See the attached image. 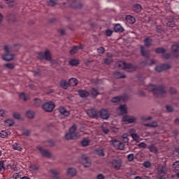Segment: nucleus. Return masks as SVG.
Returning a JSON list of instances; mask_svg holds the SVG:
<instances>
[{
	"instance_id": "nucleus-1",
	"label": "nucleus",
	"mask_w": 179,
	"mask_h": 179,
	"mask_svg": "<svg viewBox=\"0 0 179 179\" xmlns=\"http://www.w3.org/2000/svg\"><path fill=\"white\" fill-rule=\"evenodd\" d=\"M141 52L143 57H147V59L141 62V66H145L148 65L155 64L156 61L154 59L150 60V63L148 62L150 52H149V50H145L144 46H141Z\"/></svg>"
},
{
	"instance_id": "nucleus-2",
	"label": "nucleus",
	"mask_w": 179,
	"mask_h": 179,
	"mask_svg": "<svg viewBox=\"0 0 179 179\" xmlns=\"http://www.w3.org/2000/svg\"><path fill=\"white\" fill-rule=\"evenodd\" d=\"M77 127L75 124H73L69 129V133L66 134L65 138L66 140H72L79 138L80 134L78 132H76Z\"/></svg>"
},
{
	"instance_id": "nucleus-3",
	"label": "nucleus",
	"mask_w": 179,
	"mask_h": 179,
	"mask_svg": "<svg viewBox=\"0 0 179 179\" xmlns=\"http://www.w3.org/2000/svg\"><path fill=\"white\" fill-rule=\"evenodd\" d=\"M116 66L120 69H125L127 72H134L137 69L134 64H127L122 61L117 62V63H116Z\"/></svg>"
},
{
	"instance_id": "nucleus-4",
	"label": "nucleus",
	"mask_w": 179,
	"mask_h": 179,
	"mask_svg": "<svg viewBox=\"0 0 179 179\" xmlns=\"http://www.w3.org/2000/svg\"><path fill=\"white\" fill-rule=\"evenodd\" d=\"M61 5L63 6L64 8L66 7H71L73 8H78L80 9L82 8V3L76 0H66V2L61 3Z\"/></svg>"
},
{
	"instance_id": "nucleus-5",
	"label": "nucleus",
	"mask_w": 179,
	"mask_h": 179,
	"mask_svg": "<svg viewBox=\"0 0 179 179\" xmlns=\"http://www.w3.org/2000/svg\"><path fill=\"white\" fill-rule=\"evenodd\" d=\"M10 48L11 47L8 45H6L4 47L6 53L4 55H2V59H3L6 62L12 61L15 58L14 55L10 53Z\"/></svg>"
},
{
	"instance_id": "nucleus-6",
	"label": "nucleus",
	"mask_w": 179,
	"mask_h": 179,
	"mask_svg": "<svg viewBox=\"0 0 179 179\" xmlns=\"http://www.w3.org/2000/svg\"><path fill=\"white\" fill-rule=\"evenodd\" d=\"M42 108L45 112L50 113L53 111L54 108H55V103L53 102H46L43 104Z\"/></svg>"
},
{
	"instance_id": "nucleus-7",
	"label": "nucleus",
	"mask_w": 179,
	"mask_h": 179,
	"mask_svg": "<svg viewBox=\"0 0 179 179\" xmlns=\"http://www.w3.org/2000/svg\"><path fill=\"white\" fill-rule=\"evenodd\" d=\"M122 122L125 124H134L137 122V117L135 116L124 115L122 117Z\"/></svg>"
},
{
	"instance_id": "nucleus-8",
	"label": "nucleus",
	"mask_w": 179,
	"mask_h": 179,
	"mask_svg": "<svg viewBox=\"0 0 179 179\" xmlns=\"http://www.w3.org/2000/svg\"><path fill=\"white\" fill-rule=\"evenodd\" d=\"M38 57L41 60L45 59L48 61H51V59H52L51 54L49 50H45L44 52L38 53Z\"/></svg>"
},
{
	"instance_id": "nucleus-9",
	"label": "nucleus",
	"mask_w": 179,
	"mask_h": 179,
	"mask_svg": "<svg viewBox=\"0 0 179 179\" xmlns=\"http://www.w3.org/2000/svg\"><path fill=\"white\" fill-rule=\"evenodd\" d=\"M87 115L92 119H98L99 117V110L95 108L89 109L87 111Z\"/></svg>"
},
{
	"instance_id": "nucleus-10",
	"label": "nucleus",
	"mask_w": 179,
	"mask_h": 179,
	"mask_svg": "<svg viewBox=\"0 0 179 179\" xmlns=\"http://www.w3.org/2000/svg\"><path fill=\"white\" fill-rule=\"evenodd\" d=\"M129 96L127 94H124L123 96H116V97L113 98L112 102L113 103L117 104L121 101H127L129 100Z\"/></svg>"
},
{
	"instance_id": "nucleus-11",
	"label": "nucleus",
	"mask_w": 179,
	"mask_h": 179,
	"mask_svg": "<svg viewBox=\"0 0 179 179\" xmlns=\"http://www.w3.org/2000/svg\"><path fill=\"white\" fill-rule=\"evenodd\" d=\"M111 142L113 143V147L115 148V149L122 150L124 148V144L119 140L113 139Z\"/></svg>"
},
{
	"instance_id": "nucleus-12",
	"label": "nucleus",
	"mask_w": 179,
	"mask_h": 179,
	"mask_svg": "<svg viewBox=\"0 0 179 179\" xmlns=\"http://www.w3.org/2000/svg\"><path fill=\"white\" fill-rule=\"evenodd\" d=\"M112 166L116 170L118 171L122 166V160L121 159H113L110 162Z\"/></svg>"
},
{
	"instance_id": "nucleus-13",
	"label": "nucleus",
	"mask_w": 179,
	"mask_h": 179,
	"mask_svg": "<svg viewBox=\"0 0 179 179\" xmlns=\"http://www.w3.org/2000/svg\"><path fill=\"white\" fill-rule=\"evenodd\" d=\"M99 116L101 117L103 120H108L110 118V114L106 109H101L99 111Z\"/></svg>"
},
{
	"instance_id": "nucleus-14",
	"label": "nucleus",
	"mask_w": 179,
	"mask_h": 179,
	"mask_svg": "<svg viewBox=\"0 0 179 179\" xmlns=\"http://www.w3.org/2000/svg\"><path fill=\"white\" fill-rule=\"evenodd\" d=\"M171 49L173 57L178 58L179 57V44L173 45Z\"/></svg>"
},
{
	"instance_id": "nucleus-15",
	"label": "nucleus",
	"mask_w": 179,
	"mask_h": 179,
	"mask_svg": "<svg viewBox=\"0 0 179 179\" xmlns=\"http://www.w3.org/2000/svg\"><path fill=\"white\" fill-rule=\"evenodd\" d=\"M166 50L164 48H157V53L159 54H162V57L164 59H170L171 58V54L170 53H166L165 52Z\"/></svg>"
},
{
	"instance_id": "nucleus-16",
	"label": "nucleus",
	"mask_w": 179,
	"mask_h": 179,
	"mask_svg": "<svg viewBox=\"0 0 179 179\" xmlns=\"http://www.w3.org/2000/svg\"><path fill=\"white\" fill-rule=\"evenodd\" d=\"M146 90L148 92H152L154 96H157V87L156 85L150 84V85H148L147 87Z\"/></svg>"
},
{
	"instance_id": "nucleus-17",
	"label": "nucleus",
	"mask_w": 179,
	"mask_h": 179,
	"mask_svg": "<svg viewBox=\"0 0 179 179\" xmlns=\"http://www.w3.org/2000/svg\"><path fill=\"white\" fill-rule=\"evenodd\" d=\"M40 153L45 157L50 158L51 153L48 150H43L41 146L38 147Z\"/></svg>"
},
{
	"instance_id": "nucleus-18",
	"label": "nucleus",
	"mask_w": 179,
	"mask_h": 179,
	"mask_svg": "<svg viewBox=\"0 0 179 179\" xmlns=\"http://www.w3.org/2000/svg\"><path fill=\"white\" fill-rule=\"evenodd\" d=\"M82 161H83V164L84 167H90V166H91V161L85 155H83Z\"/></svg>"
},
{
	"instance_id": "nucleus-19",
	"label": "nucleus",
	"mask_w": 179,
	"mask_h": 179,
	"mask_svg": "<svg viewBox=\"0 0 179 179\" xmlns=\"http://www.w3.org/2000/svg\"><path fill=\"white\" fill-rule=\"evenodd\" d=\"M157 94H158V95L165 96L166 94L165 87L162 85H158L157 86Z\"/></svg>"
},
{
	"instance_id": "nucleus-20",
	"label": "nucleus",
	"mask_w": 179,
	"mask_h": 179,
	"mask_svg": "<svg viewBox=\"0 0 179 179\" xmlns=\"http://www.w3.org/2000/svg\"><path fill=\"white\" fill-rule=\"evenodd\" d=\"M78 96L81 98L85 99L90 96V92L86 91L85 90H80L78 91Z\"/></svg>"
},
{
	"instance_id": "nucleus-21",
	"label": "nucleus",
	"mask_w": 179,
	"mask_h": 179,
	"mask_svg": "<svg viewBox=\"0 0 179 179\" xmlns=\"http://www.w3.org/2000/svg\"><path fill=\"white\" fill-rule=\"evenodd\" d=\"M171 68V64H162L161 66H157V72H161L162 71L167 70Z\"/></svg>"
},
{
	"instance_id": "nucleus-22",
	"label": "nucleus",
	"mask_w": 179,
	"mask_h": 179,
	"mask_svg": "<svg viewBox=\"0 0 179 179\" xmlns=\"http://www.w3.org/2000/svg\"><path fill=\"white\" fill-rule=\"evenodd\" d=\"M157 170L159 174L163 175H165L167 173V171H169V169L166 166H158Z\"/></svg>"
},
{
	"instance_id": "nucleus-23",
	"label": "nucleus",
	"mask_w": 179,
	"mask_h": 179,
	"mask_svg": "<svg viewBox=\"0 0 179 179\" xmlns=\"http://www.w3.org/2000/svg\"><path fill=\"white\" fill-rule=\"evenodd\" d=\"M114 31L116 33H122L124 31V27L120 24H115Z\"/></svg>"
},
{
	"instance_id": "nucleus-24",
	"label": "nucleus",
	"mask_w": 179,
	"mask_h": 179,
	"mask_svg": "<svg viewBox=\"0 0 179 179\" xmlns=\"http://www.w3.org/2000/svg\"><path fill=\"white\" fill-rule=\"evenodd\" d=\"M59 112L62 115H64L66 117H68L70 114V113L64 107H59Z\"/></svg>"
},
{
	"instance_id": "nucleus-25",
	"label": "nucleus",
	"mask_w": 179,
	"mask_h": 179,
	"mask_svg": "<svg viewBox=\"0 0 179 179\" xmlns=\"http://www.w3.org/2000/svg\"><path fill=\"white\" fill-rule=\"evenodd\" d=\"M76 170L74 168L67 169V175L71 177H73L76 175Z\"/></svg>"
},
{
	"instance_id": "nucleus-26",
	"label": "nucleus",
	"mask_w": 179,
	"mask_h": 179,
	"mask_svg": "<svg viewBox=\"0 0 179 179\" xmlns=\"http://www.w3.org/2000/svg\"><path fill=\"white\" fill-rule=\"evenodd\" d=\"M113 76H114V78H115L116 79L125 78H127V76H126L124 74H123L122 73L119 72V71H115V72L113 73Z\"/></svg>"
},
{
	"instance_id": "nucleus-27",
	"label": "nucleus",
	"mask_w": 179,
	"mask_h": 179,
	"mask_svg": "<svg viewBox=\"0 0 179 179\" xmlns=\"http://www.w3.org/2000/svg\"><path fill=\"white\" fill-rule=\"evenodd\" d=\"M60 86L64 90H67L70 85L69 82L67 83L66 80H62L60 82Z\"/></svg>"
},
{
	"instance_id": "nucleus-28",
	"label": "nucleus",
	"mask_w": 179,
	"mask_h": 179,
	"mask_svg": "<svg viewBox=\"0 0 179 179\" xmlns=\"http://www.w3.org/2000/svg\"><path fill=\"white\" fill-rule=\"evenodd\" d=\"M96 153L98 155L99 157H105V152L104 149L101 148H99L96 149Z\"/></svg>"
},
{
	"instance_id": "nucleus-29",
	"label": "nucleus",
	"mask_w": 179,
	"mask_h": 179,
	"mask_svg": "<svg viewBox=\"0 0 179 179\" xmlns=\"http://www.w3.org/2000/svg\"><path fill=\"white\" fill-rule=\"evenodd\" d=\"M78 79L73 78L69 79V86L74 87V86L78 85Z\"/></svg>"
},
{
	"instance_id": "nucleus-30",
	"label": "nucleus",
	"mask_w": 179,
	"mask_h": 179,
	"mask_svg": "<svg viewBox=\"0 0 179 179\" xmlns=\"http://www.w3.org/2000/svg\"><path fill=\"white\" fill-rule=\"evenodd\" d=\"M126 21L127 22L129 23L130 24H133L135 23L136 20L135 17L131 15L126 16Z\"/></svg>"
},
{
	"instance_id": "nucleus-31",
	"label": "nucleus",
	"mask_w": 179,
	"mask_h": 179,
	"mask_svg": "<svg viewBox=\"0 0 179 179\" xmlns=\"http://www.w3.org/2000/svg\"><path fill=\"white\" fill-rule=\"evenodd\" d=\"M132 10H134L135 13H139L141 10H142V6L138 3H136L132 7Z\"/></svg>"
},
{
	"instance_id": "nucleus-32",
	"label": "nucleus",
	"mask_w": 179,
	"mask_h": 179,
	"mask_svg": "<svg viewBox=\"0 0 179 179\" xmlns=\"http://www.w3.org/2000/svg\"><path fill=\"white\" fill-rule=\"evenodd\" d=\"M10 135V131H6L5 130H1L0 132V137L1 138H6Z\"/></svg>"
},
{
	"instance_id": "nucleus-33",
	"label": "nucleus",
	"mask_w": 179,
	"mask_h": 179,
	"mask_svg": "<svg viewBox=\"0 0 179 179\" xmlns=\"http://www.w3.org/2000/svg\"><path fill=\"white\" fill-rule=\"evenodd\" d=\"M148 150H150L152 153H157V148L155 144H151L148 146Z\"/></svg>"
},
{
	"instance_id": "nucleus-34",
	"label": "nucleus",
	"mask_w": 179,
	"mask_h": 179,
	"mask_svg": "<svg viewBox=\"0 0 179 179\" xmlns=\"http://www.w3.org/2000/svg\"><path fill=\"white\" fill-rule=\"evenodd\" d=\"M12 148L13 149H14L15 150H17V151H20L21 152L23 148L20 147V145L17 143H15L14 144L12 145Z\"/></svg>"
},
{
	"instance_id": "nucleus-35",
	"label": "nucleus",
	"mask_w": 179,
	"mask_h": 179,
	"mask_svg": "<svg viewBox=\"0 0 179 179\" xmlns=\"http://www.w3.org/2000/svg\"><path fill=\"white\" fill-rule=\"evenodd\" d=\"M153 42V40L151 39L150 37H147L145 41H144V43H145V46L147 47H150L152 44V43Z\"/></svg>"
},
{
	"instance_id": "nucleus-36",
	"label": "nucleus",
	"mask_w": 179,
	"mask_h": 179,
	"mask_svg": "<svg viewBox=\"0 0 179 179\" xmlns=\"http://www.w3.org/2000/svg\"><path fill=\"white\" fill-rule=\"evenodd\" d=\"M90 141L87 138H84L81 141V145L85 148L90 145Z\"/></svg>"
},
{
	"instance_id": "nucleus-37",
	"label": "nucleus",
	"mask_w": 179,
	"mask_h": 179,
	"mask_svg": "<svg viewBox=\"0 0 179 179\" xmlns=\"http://www.w3.org/2000/svg\"><path fill=\"white\" fill-rule=\"evenodd\" d=\"M119 110H120L121 115L127 113V109L124 105H121L120 107H119Z\"/></svg>"
},
{
	"instance_id": "nucleus-38",
	"label": "nucleus",
	"mask_w": 179,
	"mask_h": 179,
	"mask_svg": "<svg viewBox=\"0 0 179 179\" xmlns=\"http://www.w3.org/2000/svg\"><path fill=\"white\" fill-rule=\"evenodd\" d=\"M20 99L24 100L25 101L29 100V96L25 94L24 92L20 93Z\"/></svg>"
},
{
	"instance_id": "nucleus-39",
	"label": "nucleus",
	"mask_w": 179,
	"mask_h": 179,
	"mask_svg": "<svg viewBox=\"0 0 179 179\" xmlns=\"http://www.w3.org/2000/svg\"><path fill=\"white\" fill-rule=\"evenodd\" d=\"M26 115L29 119H33L35 117V113L31 110H28Z\"/></svg>"
},
{
	"instance_id": "nucleus-40",
	"label": "nucleus",
	"mask_w": 179,
	"mask_h": 179,
	"mask_svg": "<svg viewBox=\"0 0 179 179\" xmlns=\"http://www.w3.org/2000/svg\"><path fill=\"white\" fill-rule=\"evenodd\" d=\"M5 3L8 4L10 8H13L15 5V0H5Z\"/></svg>"
},
{
	"instance_id": "nucleus-41",
	"label": "nucleus",
	"mask_w": 179,
	"mask_h": 179,
	"mask_svg": "<svg viewBox=\"0 0 179 179\" xmlns=\"http://www.w3.org/2000/svg\"><path fill=\"white\" fill-rule=\"evenodd\" d=\"M6 127H13L15 124L13 120H7L4 122Z\"/></svg>"
},
{
	"instance_id": "nucleus-42",
	"label": "nucleus",
	"mask_w": 179,
	"mask_h": 179,
	"mask_svg": "<svg viewBox=\"0 0 179 179\" xmlns=\"http://www.w3.org/2000/svg\"><path fill=\"white\" fill-rule=\"evenodd\" d=\"M166 25L168 27H176V22H174L173 18L169 20L168 22H166Z\"/></svg>"
},
{
	"instance_id": "nucleus-43",
	"label": "nucleus",
	"mask_w": 179,
	"mask_h": 179,
	"mask_svg": "<svg viewBox=\"0 0 179 179\" xmlns=\"http://www.w3.org/2000/svg\"><path fill=\"white\" fill-rule=\"evenodd\" d=\"M50 173L52 174L53 178L55 179H59V173H58V172L57 171L56 169H51L50 170Z\"/></svg>"
},
{
	"instance_id": "nucleus-44",
	"label": "nucleus",
	"mask_w": 179,
	"mask_h": 179,
	"mask_svg": "<svg viewBox=\"0 0 179 179\" xmlns=\"http://www.w3.org/2000/svg\"><path fill=\"white\" fill-rule=\"evenodd\" d=\"M7 18L9 21H11L12 22H15L16 21V17L14 14H8L7 15Z\"/></svg>"
},
{
	"instance_id": "nucleus-45",
	"label": "nucleus",
	"mask_w": 179,
	"mask_h": 179,
	"mask_svg": "<svg viewBox=\"0 0 179 179\" xmlns=\"http://www.w3.org/2000/svg\"><path fill=\"white\" fill-rule=\"evenodd\" d=\"M69 64L71 66H76L79 64V60L78 59H72V60H70L69 61Z\"/></svg>"
},
{
	"instance_id": "nucleus-46",
	"label": "nucleus",
	"mask_w": 179,
	"mask_h": 179,
	"mask_svg": "<svg viewBox=\"0 0 179 179\" xmlns=\"http://www.w3.org/2000/svg\"><path fill=\"white\" fill-rule=\"evenodd\" d=\"M34 106H36V107H38V106H41V104H42V101L40 99H38V98H35L34 99Z\"/></svg>"
},
{
	"instance_id": "nucleus-47",
	"label": "nucleus",
	"mask_w": 179,
	"mask_h": 179,
	"mask_svg": "<svg viewBox=\"0 0 179 179\" xmlns=\"http://www.w3.org/2000/svg\"><path fill=\"white\" fill-rule=\"evenodd\" d=\"M91 95L94 96H96L99 95V92L97 89L96 88H92L91 90Z\"/></svg>"
},
{
	"instance_id": "nucleus-48",
	"label": "nucleus",
	"mask_w": 179,
	"mask_h": 179,
	"mask_svg": "<svg viewBox=\"0 0 179 179\" xmlns=\"http://www.w3.org/2000/svg\"><path fill=\"white\" fill-rule=\"evenodd\" d=\"M78 51V46H73V48L69 51L71 55L76 54Z\"/></svg>"
},
{
	"instance_id": "nucleus-49",
	"label": "nucleus",
	"mask_w": 179,
	"mask_h": 179,
	"mask_svg": "<svg viewBox=\"0 0 179 179\" xmlns=\"http://www.w3.org/2000/svg\"><path fill=\"white\" fill-rule=\"evenodd\" d=\"M173 169L174 171H179V162L178 161L175 162L173 164Z\"/></svg>"
},
{
	"instance_id": "nucleus-50",
	"label": "nucleus",
	"mask_w": 179,
	"mask_h": 179,
	"mask_svg": "<svg viewBox=\"0 0 179 179\" xmlns=\"http://www.w3.org/2000/svg\"><path fill=\"white\" fill-rule=\"evenodd\" d=\"M58 3V0H50L48 5L50 6H55Z\"/></svg>"
},
{
	"instance_id": "nucleus-51",
	"label": "nucleus",
	"mask_w": 179,
	"mask_h": 179,
	"mask_svg": "<svg viewBox=\"0 0 179 179\" xmlns=\"http://www.w3.org/2000/svg\"><path fill=\"white\" fill-rule=\"evenodd\" d=\"M29 169H31L33 171H38V166L36 164H31L29 166Z\"/></svg>"
},
{
	"instance_id": "nucleus-52",
	"label": "nucleus",
	"mask_w": 179,
	"mask_h": 179,
	"mask_svg": "<svg viewBox=\"0 0 179 179\" xmlns=\"http://www.w3.org/2000/svg\"><path fill=\"white\" fill-rule=\"evenodd\" d=\"M144 125H145V127L155 128V127H157V122H152V123H150V124H145Z\"/></svg>"
},
{
	"instance_id": "nucleus-53",
	"label": "nucleus",
	"mask_w": 179,
	"mask_h": 179,
	"mask_svg": "<svg viewBox=\"0 0 179 179\" xmlns=\"http://www.w3.org/2000/svg\"><path fill=\"white\" fill-rule=\"evenodd\" d=\"M127 160L129 162H133L134 160V154H129L127 156Z\"/></svg>"
},
{
	"instance_id": "nucleus-54",
	"label": "nucleus",
	"mask_w": 179,
	"mask_h": 179,
	"mask_svg": "<svg viewBox=\"0 0 179 179\" xmlns=\"http://www.w3.org/2000/svg\"><path fill=\"white\" fill-rule=\"evenodd\" d=\"M0 171H5L4 161H0Z\"/></svg>"
},
{
	"instance_id": "nucleus-55",
	"label": "nucleus",
	"mask_w": 179,
	"mask_h": 179,
	"mask_svg": "<svg viewBox=\"0 0 179 179\" xmlns=\"http://www.w3.org/2000/svg\"><path fill=\"white\" fill-rule=\"evenodd\" d=\"M111 63H113V60L111 58H107L104 59L105 64L110 65Z\"/></svg>"
},
{
	"instance_id": "nucleus-56",
	"label": "nucleus",
	"mask_w": 179,
	"mask_h": 179,
	"mask_svg": "<svg viewBox=\"0 0 179 179\" xmlns=\"http://www.w3.org/2000/svg\"><path fill=\"white\" fill-rule=\"evenodd\" d=\"M141 120L143 122H145L152 120V117L150 116H142Z\"/></svg>"
},
{
	"instance_id": "nucleus-57",
	"label": "nucleus",
	"mask_w": 179,
	"mask_h": 179,
	"mask_svg": "<svg viewBox=\"0 0 179 179\" xmlns=\"http://www.w3.org/2000/svg\"><path fill=\"white\" fill-rule=\"evenodd\" d=\"M131 136L132 138H134V141H138L139 140V136L135 133H132L131 134Z\"/></svg>"
},
{
	"instance_id": "nucleus-58",
	"label": "nucleus",
	"mask_w": 179,
	"mask_h": 179,
	"mask_svg": "<svg viewBox=\"0 0 179 179\" xmlns=\"http://www.w3.org/2000/svg\"><path fill=\"white\" fill-rule=\"evenodd\" d=\"M97 52L99 54H104L105 53V48L103 47H99L97 49Z\"/></svg>"
},
{
	"instance_id": "nucleus-59",
	"label": "nucleus",
	"mask_w": 179,
	"mask_h": 179,
	"mask_svg": "<svg viewBox=\"0 0 179 179\" xmlns=\"http://www.w3.org/2000/svg\"><path fill=\"white\" fill-rule=\"evenodd\" d=\"M5 66L9 69H13L15 68V65L10 63L5 64Z\"/></svg>"
},
{
	"instance_id": "nucleus-60",
	"label": "nucleus",
	"mask_w": 179,
	"mask_h": 179,
	"mask_svg": "<svg viewBox=\"0 0 179 179\" xmlns=\"http://www.w3.org/2000/svg\"><path fill=\"white\" fill-rule=\"evenodd\" d=\"M102 131L105 134H108L110 132V130L105 127H102Z\"/></svg>"
},
{
	"instance_id": "nucleus-61",
	"label": "nucleus",
	"mask_w": 179,
	"mask_h": 179,
	"mask_svg": "<svg viewBox=\"0 0 179 179\" xmlns=\"http://www.w3.org/2000/svg\"><path fill=\"white\" fill-rule=\"evenodd\" d=\"M106 34L108 37H110L113 34V31L112 30H110V29H108L106 31Z\"/></svg>"
},
{
	"instance_id": "nucleus-62",
	"label": "nucleus",
	"mask_w": 179,
	"mask_h": 179,
	"mask_svg": "<svg viewBox=\"0 0 179 179\" xmlns=\"http://www.w3.org/2000/svg\"><path fill=\"white\" fill-rule=\"evenodd\" d=\"M138 148H145L146 144L145 143H141L139 145H138Z\"/></svg>"
},
{
	"instance_id": "nucleus-63",
	"label": "nucleus",
	"mask_w": 179,
	"mask_h": 179,
	"mask_svg": "<svg viewBox=\"0 0 179 179\" xmlns=\"http://www.w3.org/2000/svg\"><path fill=\"white\" fill-rule=\"evenodd\" d=\"M143 166H144V167H145V168H149V167H150L151 164H150L149 162L146 161V162H145V163L143 164Z\"/></svg>"
},
{
	"instance_id": "nucleus-64",
	"label": "nucleus",
	"mask_w": 179,
	"mask_h": 179,
	"mask_svg": "<svg viewBox=\"0 0 179 179\" xmlns=\"http://www.w3.org/2000/svg\"><path fill=\"white\" fill-rule=\"evenodd\" d=\"M11 179H21V177L19 176L18 173H15Z\"/></svg>"
}]
</instances>
